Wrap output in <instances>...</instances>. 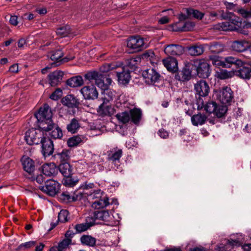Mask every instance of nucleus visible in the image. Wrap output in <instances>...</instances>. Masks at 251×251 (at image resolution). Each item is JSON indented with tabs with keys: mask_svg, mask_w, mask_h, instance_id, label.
I'll return each mask as SVG.
<instances>
[{
	"mask_svg": "<svg viewBox=\"0 0 251 251\" xmlns=\"http://www.w3.org/2000/svg\"><path fill=\"white\" fill-rule=\"evenodd\" d=\"M158 134L161 138L163 139H166L169 136V133L163 128L159 129Z\"/></svg>",
	"mask_w": 251,
	"mask_h": 251,
	"instance_id": "0e129e2a",
	"label": "nucleus"
},
{
	"mask_svg": "<svg viewBox=\"0 0 251 251\" xmlns=\"http://www.w3.org/2000/svg\"><path fill=\"white\" fill-rule=\"evenodd\" d=\"M80 127L79 121L76 118H73L70 123L67 125L66 128L69 132L72 134L75 133Z\"/></svg>",
	"mask_w": 251,
	"mask_h": 251,
	"instance_id": "f704fd0d",
	"label": "nucleus"
},
{
	"mask_svg": "<svg viewBox=\"0 0 251 251\" xmlns=\"http://www.w3.org/2000/svg\"><path fill=\"white\" fill-rule=\"evenodd\" d=\"M231 63L233 73L235 75L244 79H249L251 76V66L242 60L231 56L227 59Z\"/></svg>",
	"mask_w": 251,
	"mask_h": 251,
	"instance_id": "f257e3e1",
	"label": "nucleus"
},
{
	"mask_svg": "<svg viewBox=\"0 0 251 251\" xmlns=\"http://www.w3.org/2000/svg\"><path fill=\"white\" fill-rule=\"evenodd\" d=\"M207 119V117L205 114L199 113L191 117V122L194 126H198L199 125H203Z\"/></svg>",
	"mask_w": 251,
	"mask_h": 251,
	"instance_id": "2f4dec72",
	"label": "nucleus"
},
{
	"mask_svg": "<svg viewBox=\"0 0 251 251\" xmlns=\"http://www.w3.org/2000/svg\"><path fill=\"white\" fill-rule=\"evenodd\" d=\"M205 46L208 48L211 53L218 54L224 50V46L223 44L218 42H213L208 44H205Z\"/></svg>",
	"mask_w": 251,
	"mask_h": 251,
	"instance_id": "7c9ffc66",
	"label": "nucleus"
},
{
	"mask_svg": "<svg viewBox=\"0 0 251 251\" xmlns=\"http://www.w3.org/2000/svg\"><path fill=\"white\" fill-rule=\"evenodd\" d=\"M70 151L67 149H63L61 152L55 154L54 156L59 160L62 163L67 162L70 158Z\"/></svg>",
	"mask_w": 251,
	"mask_h": 251,
	"instance_id": "58836bf2",
	"label": "nucleus"
},
{
	"mask_svg": "<svg viewBox=\"0 0 251 251\" xmlns=\"http://www.w3.org/2000/svg\"><path fill=\"white\" fill-rule=\"evenodd\" d=\"M62 104L69 108H78L80 104V100L74 95H67L61 100Z\"/></svg>",
	"mask_w": 251,
	"mask_h": 251,
	"instance_id": "ddd939ff",
	"label": "nucleus"
},
{
	"mask_svg": "<svg viewBox=\"0 0 251 251\" xmlns=\"http://www.w3.org/2000/svg\"><path fill=\"white\" fill-rule=\"evenodd\" d=\"M226 246H228L232 249L235 247L241 246V242L238 240L228 239L226 240Z\"/></svg>",
	"mask_w": 251,
	"mask_h": 251,
	"instance_id": "bf43d9fd",
	"label": "nucleus"
},
{
	"mask_svg": "<svg viewBox=\"0 0 251 251\" xmlns=\"http://www.w3.org/2000/svg\"><path fill=\"white\" fill-rule=\"evenodd\" d=\"M75 234V233H74L73 231L70 230H68L65 234V239H68L70 240H72V238L73 237L74 235Z\"/></svg>",
	"mask_w": 251,
	"mask_h": 251,
	"instance_id": "69168bd1",
	"label": "nucleus"
},
{
	"mask_svg": "<svg viewBox=\"0 0 251 251\" xmlns=\"http://www.w3.org/2000/svg\"><path fill=\"white\" fill-rule=\"evenodd\" d=\"M36 244V242L34 241H31L29 242H25V243L21 244L20 245L18 248L17 250L21 251L23 249H30L34 246H35Z\"/></svg>",
	"mask_w": 251,
	"mask_h": 251,
	"instance_id": "5fc2aeb1",
	"label": "nucleus"
},
{
	"mask_svg": "<svg viewBox=\"0 0 251 251\" xmlns=\"http://www.w3.org/2000/svg\"><path fill=\"white\" fill-rule=\"evenodd\" d=\"M194 89L196 94L200 97H205L208 95L209 92V87L207 83L204 80H200L194 85Z\"/></svg>",
	"mask_w": 251,
	"mask_h": 251,
	"instance_id": "dca6fc26",
	"label": "nucleus"
},
{
	"mask_svg": "<svg viewBox=\"0 0 251 251\" xmlns=\"http://www.w3.org/2000/svg\"><path fill=\"white\" fill-rule=\"evenodd\" d=\"M140 60L139 57L131 58L126 61L127 70L130 69V72L134 71L138 68V64Z\"/></svg>",
	"mask_w": 251,
	"mask_h": 251,
	"instance_id": "ea45409f",
	"label": "nucleus"
},
{
	"mask_svg": "<svg viewBox=\"0 0 251 251\" xmlns=\"http://www.w3.org/2000/svg\"><path fill=\"white\" fill-rule=\"evenodd\" d=\"M43 131L39 127V128H32L26 131L25 136L26 143L30 146L39 144L45 137Z\"/></svg>",
	"mask_w": 251,
	"mask_h": 251,
	"instance_id": "39448f33",
	"label": "nucleus"
},
{
	"mask_svg": "<svg viewBox=\"0 0 251 251\" xmlns=\"http://www.w3.org/2000/svg\"><path fill=\"white\" fill-rule=\"evenodd\" d=\"M84 194L81 192L74 193L73 195L67 192H63L58 196L59 201L63 203L80 201L83 198Z\"/></svg>",
	"mask_w": 251,
	"mask_h": 251,
	"instance_id": "1a4fd4ad",
	"label": "nucleus"
},
{
	"mask_svg": "<svg viewBox=\"0 0 251 251\" xmlns=\"http://www.w3.org/2000/svg\"><path fill=\"white\" fill-rule=\"evenodd\" d=\"M190 66L186 65L182 69L181 75H182L181 79L179 78L178 79L181 81L189 80L191 78V71L190 69Z\"/></svg>",
	"mask_w": 251,
	"mask_h": 251,
	"instance_id": "a18cd8bd",
	"label": "nucleus"
},
{
	"mask_svg": "<svg viewBox=\"0 0 251 251\" xmlns=\"http://www.w3.org/2000/svg\"><path fill=\"white\" fill-rule=\"evenodd\" d=\"M185 11L188 16H192L197 19L201 20L204 16V13L196 9L188 8H186Z\"/></svg>",
	"mask_w": 251,
	"mask_h": 251,
	"instance_id": "79ce46f5",
	"label": "nucleus"
},
{
	"mask_svg": "<svg viewBox=\"0 0 251 251\" xmlns=\"http://www.w3.org/2000/svg\"><path fill=\"white\" fill-rule=\"evenodd\" d=\"M107 154V160L114 162L119 160L123 154V151L122 149H118L116 147L108 151Z\"/></svg>",
	"mask_w": 251,
	"mask_h": 251,
	"instance_id": "393cba45",
	"label": "nucleus"
},
{
	"mask_svg": "<svg viewBox=\"0 0 251 251\" xmlns=\"http://www.w3.org/2000/svg\"><path fill=\"white\" fill-rule=\"evenodd\" d=\"M71 243L72 240L64 239L59 242L57 246L51 247L50 251H65Z\"/></svg>",
	"mask_w": 251,
	"mask_h": 251,
	"instance_id": "72a5a7b5",
	"label": "nucleus"
},
{
	"mask_svg": "<svg viewBox=\"0 0 251 251\" xmlns=\"http://www.w3.org/2000/svg\"><path fill=\"white\" fill-rule=\"evenodd\" d=\"M205 44H196L188 48V53L191 56L201 55L204 50Z\"/></svg>",
	"mask_w": 251,
	"mask_h": 251,
	"instance_id": "cd10ccee",
	"label": "nucleus"
},
{
	"mask_svg": "<svg viewBox=\"0 0 251 251\" xmlns=\"http://www.w3.org/2000/svg\"><path fill=\"white\" fill-rule=\"evenodd\" d=\"M229 24L232 26V29L231 31H236L239 29L242 23L239 21V18L237 17H236L233 14L231 18L228 20Z\"/></svg>",
	"mask_w": 251,
	"mask_h": 251,
	"instance_id": "37998d69",
	"label": "nucleus"
},
{
	"mask_svg": "<svg viewBox=\"0 0 251 251\" xmlns=\"http://www.w3.org/2000/svg\"><path fill=\"white\" fill-rule=\"evenodd\" d=\"M24 170L29 174H31L35 169L34 161L28 157L23 156L21 159Z\"/></svg>",
	"mask_w": 251,
	"mask_h": 251,
	"instance_id": "5701e85b",
	"label": "nucleus"
},
{
	"mask_svg": "<svg viewBox=\"0 0 251 251\" xmlns=\"http://www.w3.org/2000/svg\"><path fill=\"white\" fill-rule=\"evenodd\" d=\"M101 92V100L103 103H110L115 97V92L107 88L102 90Z\"/></svg>",
	"mask_w": 251,
	"mask_h": 251,
	"instance_id": "c85d7f7f",
	"label": "nucleus"
},
{
	"mask_svg": "<svg viewBox=\"0 0 251 251\" xmlns=\"http://www.w3.org/2000/svg\"><path fill=\"white\" fill-rule=\"evenodd\" d=\"M80 92L86 100H95L98 97L97 89L93 84L84 86L81 88Z\"/></svg>",
	"mask_w": 251,
	"mask_h": 251,
	"instance_id": "f8f14e48",
	"label": "nucleus"
},
{
	"mask_svg": "<svg viewBox=\"0 0 251 251\" xmlns=\"http://www.w3.org/2000/svg\"><path fill=\"white\" fill-rule=\"evenodd\" d=\"M108 103H101L99 107L98 112L101 116H110L113 113V108Z\"/></svg>",
	"mask_w": 251,
	"mask_h": 251,
	"instance_id": "c756f323",
	"label": "nucleus"
},
{
	"mask_svg": "<svg viewBox=\"0 0 251 251\" xmlns=\"http://www.w3.org/2000/svg\"><path fill=\"white\" fill-rule=\"evenodd\" d=\"M41 129L43 131L48 132L50 137L54 139H61L63 135L61 128L58 124L54 123L53 121L47 126H44Z\"/></svg>",
	"mask_w": 251,
	"mask_h": 251,
	"instance_id": "423d86ee",
	"label": "nucleus"
},
{
	"mask_svg": "<svg viewBox=\"0 0 251 251\" xmlns=\"http://www.w3.org/2000/svg\"><path fill=\"white\" fill-rule=\"evenodd\" d=\"M9 71L13 73H16L18 72V65L17 64H15L11 65L9 69Z\"/></svg>",
	"mask_w": 251,
	"mask_h": 251,
	"instance_id": "774afa93",
	"label": "nucleus"
},
{
	"mask_svg": "<svg viewBox=\"0 0 251 251\" xmlns=\"http://www.w3.org/2000/svg\"><path fill=\"white\" fill-rule=\"evenodd\" d=\"M83 83V79L80 75L72 77L66 81L67 85L73 88L81 86Z\"/></svg>",
	"mask_w": 251,
	"mask_h": 251,
	"instance_id": "473e14b6",
	"label": "nucleus"
},
{
	"mask_svg": "<svg viewBox=\"0 0 251 251\" xmlns=\"http://www.w3.org/2000/svg\"><path fill=\"white\" fill-rule=\"evenodd\" d=\"M40 189L49 196H54L58 192L60 185L57 181L53 179H49L45 182V185L41 186Z\"/></svg>",
	"mask_w": 251,
	"mask_h": 251,
	"instance_id": "6e6552de",
	"label": "nucleus"
},
{
	"mask_svg": "<svg viewBox=\"0 0 251 251\" xmlns=\"http://www.w3.org/2000/svg\"><path fill=\"white\" fill-rule=\"evenodd\" d=\"M102 192L99 189L96 191H94L93 193H91L89 195V199L94 200L96 199L98 200L101 198Z\"/></svg>",
	"mask_w": 251,
	"mask_h": 251,
	"instance_id": "052dcab7",
	"label": "nucleus"
},
{
	"mask_svg": "<svg viewBox=\"0 0 251 251\" xmlns=\"http://www.w3.org/2000/svg\"><path fill=\"white\" fill-rule=\"evenodd\" d=\"M227 110V108L226 105H217L216 110L214 114L218 118H221L225 115Z\"/></svg>",
	"mask_w": 251,
	"mask_h": 251,
	"instance_id": "8fccbe9b",
	"label": "nucleus"
},
{
	"mask_svg": "<svg viewBox=\"0 0 251 251\" xmlns=\"http://www.w3.org/2000/svg\"><path fill=\"white\" fill-rule=\"evenodd\" d=\"M82 142L81 137L79 135L74 136L69 138L67 140V145L69 147H75L77 146Z\"/></svg>",
	"mask_w": 251,
	"mask_h": 251,
	"instance_id": "c03bdc74",
	"label": "nucleus"
},
{
	"mask_svg": "<svg viewBox=\"0 0 251 251\" xmlns=\"http://www.w3.org/2000/svg\"><path fill=\"white\" fill-rule=\"evenodd\" d=\"M92 225L89 223L78 224L75 226L74 228L75 230V233H79L86 231L89 229Z\"/></svg>",
	"mask_w": 251,
	"mask_h": 251,
	"instance_id": "de8ad7c7",
	"label": "nucleus"
},
{
	"mask_svg": "<svg viewBox=\"0 0 251 251\" xmlns=\"http://www.w3.org/2000/svg\"><path fill=\"white\" fill-rule=\"evenodd\" d=\"M84 77L92 83L95 82L102 90L107 88L112 82V79L110 77L96 71L88 72L85 75Z\"/></svg>",
	"mask_w": 251,
	"mask_h": 251,
	"instance_id": "7ed1b4c3",
	"label": "nucleus"
},
{
	"mask_svg": "<svg viewBox=\"0 0 251 251\" xmlns=\"http://www.w3.org/2000/svg\"><path fill=\"white\" fill-rule=\"evenodd\" d=\"M34 116L38 121V127L41 129L44 126H46L53 122L51 108L46 103L40 108L38 112L34 114Z\"/></svg>",
	"mask_w": 251,
	"mask_h": 251,
	"instance_id": "20e7f679",
	"label": "nucleus"
},
{
	"mask_svg": "<svg viewBox=\"0 0 251 251\" xmlns=\"http://www.w3.org/2000/svg\"><path fill=\"white\" fill-rule=\"evenodd\" d=\"M180 23L178 22L172 25L173 30L175 31H190L195 26V23L191 21L186 22L182 26H180Z\"/></svg>",
	"mask_w": 251,
	"mask_h": 251,
	"instance_id": "4be33fe9",
	"label": "nucleus"
},
{
	"mask_svg": "<svg viewBox=\"0 0 251 251\" xmlns=\"http://www.w3.org/2000/svg\"><path fill=\"white\" fill-rule=\"evenodd\" d=\"M80 242L82 245L94 247L96 244V239L91 235H83L80 238Z\"/></svg>",
	"mask_w": 251,
	"mask_h": 251,
	"instance_id": "e433bc0d",
	"label": "nucleus"
},
{
	"mask_svg": "<svg viewBox=\"0 0 251 251\" xmlns=\"http://www.w3.org/2000/svg\"><path fill=\"white\" fill-rule=\"evenodd\" d=\"M10 24L13 25H18V17L16 16H11L9 20Z\"/></svg>",
	"mask_w": 251,
	"mask_h": 251,
	"instance_id": "338daca9",
	"label": "nucleus"
},
{
	"mask_svg": "<svg viewBox=\"0 0 251 251\" xmlns=\"http://www.w3.org/2000/svg\"><path fill=\"white\" fill-rule=\"evenodd\" d=\"M62 95V91L60 88H57L50 95V98L52 100H57L60 99Z\"/></svg>",
	"mask_w": 251,
	"mask_h": 251,
	"instance_id": "6e6d98bb",
	"label": "nucleus"
},
{
	"mask_svg": "<svg viewBox=\"0 0 251 251\" xmlns=\"http://www.w3.org/2000/svg\"><path fill=\"white\" fill-rule=\"evenodd\" d=\"M251 47V43L246 40H236L232 42L231 47L233 50L237 52H243Z\"/></svg>",
	"mask_w": 251,
	"mask_h": 251,
	"instance_id": "6ab92c4d",
	"label": "nucleus"
},
{
	"mask_svg": "<svg viewBox=\"0 0 251 251\" xmlns=\"http://www.w3.org/2000/svg\"><path fill=\"white\" fill-rule=\"evenodd\" d=\"M63 55V53L61 50H57L49 53L48 56H50L51 60L54 61H60V59Z\"/></svg>",
	"mask_w": 251,
	"mask_h": 251,
	"instance_id": "49530a36",
	"label": "nucleus"
},
{
	"mask_svg": "<svg viewBox=\"0 0 251 251\" xmlns=\"http://www.w3.org/2000/svg\"><path fill=\"white\" fill-rule=\"evenodd\" d=\"M63 176L62 182L66 186L73 187L78 181V179L73 175V168L68 162L60 163L58 167V171Z\"/></svg>",
	"mask_w": 251,
	"mask_h": 251,
	"instance_id": "f03ea898",
	"label": "nucleus"
},
{
	"mask_svg": "<svg viewBox=\"0 0 251 251\" xmlns=\"http://www.w3.org/2000/svg\"><path fill=\"white\" fill-rule=\"evenodd\" d=\"M154 53L152 51L148 50L142 54V58L151 60L154 57Z\"/></svg>",
	"mask_w": 251,
	"mask_h": 251,
	"instance_id": "680f3d73",
	"label": "nucleus"
},
{
	"mask_svg": "<svg viewBox=\"0 0 251 251\" xmlns=\"http://www.w3.org/2000/svg\"><path fill=\"white\" fill-rule=\"evenodd\" d=\"M233 99V91L230 87H224L219 92V99L223 104H230Z\"/></svg>",
	"mask_w": 251,
	"mask_h": 251,
	"instance_id": "9b49d317",
	"label": "nucleus"
},
{
	"mask_svg": "<svg viewBox=\"0 0 251 251\" xmlns=\"http://www.w3.org/2000/svg\"><path fill=\"white\" fill-rule=\"evenodd\" d=\"M130 72L129 70H126L125 68L123 69L122 72H116L118 81L123 84H127L131 78Z\"/></svg>",
	"mask_w": 251,
	"mask_h": 251,
	"instance_id": "a878e982",
	"label": "nucleus"
},
{
	"mask_svg": "<svg viewBox=\"0 0 251 251\" xmlns=\"http://www.w3.org/2000/svg\"><path fill=\"white\" fill-rule=\"evenodd\" d=\"M71 32V29L70 26L66 25L64 26L58 28L56 30V33L57 35H60L61 37L67 36Z\"/></svg>",
	"mask_w": 251,
	"mask_h": 251,
	"instance_id": "3c124183",
	"label": "nucleus"
},
{
	"mask_svg": "<svg viewBox=\"0 0 251 251\" xmlns=\"http://www.w3.org/2000/svg\"><path fill=\"white\" fill-rule=\"evenodd\" d=\"M197 75L200 77L207 78L210 74V65L204 59H200L195 62Z\"/></svg>",
	"mask_w": 251,
	"mask_h": 251,
	"instance_id": "0eeeda50",
	"label": "nucleus"
},
{
	"mask_svg": "<svg viewBox=\"0 0 251 251\" xmlns=\"http://www.w3.org/2000/svg\"><path fill=\"white\" fill-rule=\"evenodd\" d=\"M164 66L170 72H176L178 70L177 61L176 58L168 57L162 61Z\"/></svg>",
	"mask_w": 251,
	"mask_h": 251,
	"instance_id": "412c9836",
	"label": "nucleus"
},
{
	"mask_svg": "<svg viewBox=\"0 0 251 251\" xmlns=\"http://www.w3.org/2000/svg\"><path fill=\"white\" fill-rule=\"evenodd\" d=\"M109 204L108 198L104 196L102 199H100L96 200L92 202V207L95 209L103 208Z\"/></svg>",
	"mask_w": 251,
	"mask_h": 251,
	"instance_id": "c9c22d12",
	"label": "nucleus"
},
{
	"mask_svg": "<svg viewBox=\"0 0 251 251\" xmlns=\"http://www.w3.org/2000/svg\"><path fill=\"white\" fill-rule=\"evenodd\" d=\"M130 120L135 125H138L141 120L142 112L140 109L134 108L129 111Z\"/></svg>",
	"mask_w": 251,
	"mask_h": 251,
	"instance_id": "bb28decb",
	"label": "nucleus"
},
{
	"mask_svg": "<svg viewBox=\"0 0 251 251\" xmlns=\"http://www.w3.org/2000/svg\"><path fill=\"white\" fill-rule=\"evenodd\" d=\"M220 14V19L224 20H229L233 13L228 11L224 12V10H219Z\"/></svg>",
	"mask_w": 251,
	"mask_h": 251,
	"instance_id": "13d9d810",
	"label": "nucleus"
},
{
	"mask_svg": "<svg viewBox=\"0 0 251 251\" xmlns=\"http://www.w3.org/2000/svg\"><path fill=\"white\" fill-rule=\"evenodd\" d=\"M142 75L146 83L153 84L160 80V75L154 69H149L143 72Z\"/></svg>",
	"mask_w": 251,
	"mask_h": 251,
	"instance_id": "9d476101",
	"label": "nucleus"
},
{
	"mask_svg": "<svg viewBox=\"0 0 251 251\" xmlns=\"http://www.w3.org/2000/svg\"><path fill=\"white\" fill-rule=\"evenodd\" d=\"M214 28L216 29L221 30L223 31H231L233 27L229 24L228 21L222 22L215 25Z\"/></svg>",
	"mask_w": 251,
	"mask_h": 251,
	"instance_id": "09e8293b",
	"label": "nucleus"
},
{
	"mask_svg": "<svg viewBox=\"0 0 251 251\" xmlns=\"http://www.w3.org/2000/svg\"><path fill=\"white\" fill-rule=\"evenodd\" d=\"M232 74L226 70H221L218 73V77L221 79H225L231 77Z\"/></svg>",
	"mask_w": 251,
	"mask_h": 251,
	"instance_id": "4d7b16f0",
	"label": "nucleus"
},
{
	"mask_svg": "<svg viewBox=\"0 0 251 251\" xmlns=\"http://www.w3.org/2000/svg\"><path fill=\"white\" fill-rule=\"evenodd\" d=\"M40 143L42 144V153L44 157L52 154L54 145L53 141L50 139L45 137Z\"/></svg>",
	"mask_w": 251,
	"mask_h": 251,
	"instance_id": "4468645a",
	"label": "nucleus"
},
{
	"mask_svg": "<svg viewBox=\"0 0 251 251\" xmlns=\"http://www.w3.org/2000/svg\"><path fill=\"white\" fill-rule=\"evenodd\" d=\"M63 75V72L60 70H56L50 74L48 76L50 84L51 86L58 85L61 82Z\"/></svg>",
	"mask_w": 251,
	"mask_h": 251,
	"instance_id": "a211bd4d",
	"label": "nucleus"
},
{
	"mask_svg": "<svg viewBox=\"0 0 251 251\" xmlns=\"http://www.w3.org/2000/svg\"><path fill=\"white\" fill-rule=\"evenodd\" d=\"M115 117L119 123L123 124L128 123L130 120L129 113L126 111L118 113L116 115Z\"/></svg>",
	"mask_w": 251,
	"mask_h": 251,
	"instance_id": "a19ab883",
	"label": "nucleus"
},
{
	"mask_svg": "<svg viewBox=\"0 0 251 251\" xmlns=\"http://www.w3.org/2000/svg\"><path fill=\"white\" fill-rule=\"evenodd\" d=\"M164 52L168 55L179 56L183 53L184 48L179 45L170 44L166 46Z\"/></svg>",
	"mask_w": 251,
	"mask_h": 251,
	"instance_id": "f3484780",
	"label": "nucleus"
},
{
	"mask_svg": "<svg viewBox=\"0 0 251 251\" xmlns=\"http://www.w3.org/2000/svg\"><path fill=\"white\" fill-rule=\"evenodd\" d=\"M94 218L95 220H100L104 222L109 221V213L106 210H97L94 212Z\"/></svg>",
	"mask_w": 251,
	"mask_h": 251,
	"instance_id": "4c0bfd02",
	"label": "nucleus"
},
{
	"mask_svg": "<svg viewBox=\"0 0 251 251\" xmlns=\"http://www.w3.org/2000/svg\"><path fill=\"white\" fill-rule=\"evenodd\" d=\"M144 44L143 39L139 36H134L129 38L127 41V47L134 51L141 50Z\"/></svg>",
	"mask_w": 251,
	"mask_h": 251,
	"instance_id": "2eb2a0df",
	"label": "nucleus"
},
{
	"mask_svg": "<svg viewBox=\"0 0 251 251\" xmlns=\"http://www.w3.org/2000/svg\"><path fill=\"white\" fill-rule=\"evenodd\" d=\"M43 174L48 176H54L58 174V167L53 163L44 164L42 166Z\"/></svg>",
	"mask_w": 251,
	"mask_h": 251,
	"instance_id": "aec40b11",
	"label": "nucleus"
},
{
	"mask_svg": "<svg viewBox=\"0 0 251 251\" xmlns=\"http://www.w3.org/2000/svg\"><path fill=\"white\" fill-rule=\"evenodd\" d=\"M217 104L215 101H210L207 102L204 106V110L207 112L209 113H214L216 110V108Z\"/></svg>",
	"mask_w": 251,
	"mask_h": 251,
	"instance_id": "864d4df0",
	"label": "nucleus"
},
{
	"mask_svg": "<svg viewBox=\"0 0 251 251\" xmlns=\"http://www.w3.org/2000/svg\"><path fill=\"white\" fill-rule=\"evenodd\" d=\"M229 57H226L224 61H222L220 59L219 56L211 55L209 56V60L211 61L212 64L216 67L221 66L225 68H230L231 63L227 60V59Z\"/></svg>",
	"mask_w": 251,
	"mask_h": 251,
	"instance_id": "b1692460",
	"label": "nucleus"
},
{
	"mask_svg": "<svg viewBox=\"0 0 251 251\" xmlns=\"http://www.w3.org/2000/svg\"><path fill=\"white\" fill-rule=\"evenodd\" d=\"M201 97L199 96V98L197 99L196 104L197 105V109L200 110L204 108L205 104L203 99L201 98Z\"/></svg>",
	"mask_w": 251,
	"mask_h": 251,
	"instance_id": "e2e57ef3",
	"label": "nucleus"
},
{
	"mask_svg": "<svg viewBox=\"0 0 251 251\" xmlns=\"http://www.w3.org/2000/svg\"><path fill=\"white\" fill-rule=\"evenodd\" d=\"M69 212L67 210H61L58 215V221L61 223H65L68 221V216Z\"/></svg>",
	"mask_w": 251,
	"mask_h": 251,
	"instance_id": "603ef678",
	"label": "nucleus"
}]
</instances>
